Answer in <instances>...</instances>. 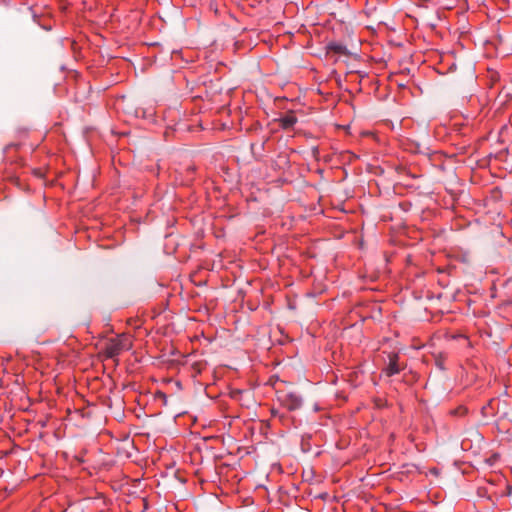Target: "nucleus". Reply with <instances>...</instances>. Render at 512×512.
Listing matches in <instances>:
<instances>
[{"label": "nucleus", "instance_id": "1", "mask_svg": "<svg viewBox=\"0 0 512 512\" xmlns=\"http://www.w3.org/2000/svg\"><path fill=\"white\" fill-rule=\"evenodd\" d=\"M132 343L129 338L122 334L117 338L109 339L106 343L105 353L108 358L117 357L123 350L130 349Z\"/></svg>", "mask_w": 512, "mask_h": 512}, {"label": "nucleus", "instance_id": "2", "mask_svg": "<svg viewBox=\"0 0 512 512\" xmlns=\"http://www.w3.org/2000/svg\"><path fill=\"white\" fill-rule=\"evenodd\" d=\"M282 402L289 410L299 409L302 405L301 397L295 392L285 394L282 398Z\"/></svg>", "mask_w": 512, "mask_h": 512}, {"label": "nucleus", "instance_id": "3", "mask_svg": "<svg viewBox=\"0 0 512 512\" xmlns=\"http://www.w3.org/2000/svg\"><path fill=\"white\" fill-rule=\"evenodd\" d=\"M296 122L297 117L292 112L286 113L284 116L279 118L280 127L286 130L293 128Z\"/></svg>", "mask_w": 512, "mask_h": 512}, {"label": "nucleus", "instance_id": "4", "mask_svg": "<svg viewBox=\"0 0 512 512\" xmlns=\"http://www.w3.org/2000/svg\"><path fill=\"white\" fill-rule=\"evenodd\" d=\"M398 361V355L393 353L389 355V364L387 368L385 369L387 376H392L400 372V367L397 363Z\"/></svg>", "mask_w": 512, "mask_h": 512}, {"label": "nucleus", "instance_id": "5", "mask_svg": "<svg viewBox=\"0 0 512 512\" xmlns=\"http://www.w3.org/2000/svg\"><path fill=\"white\" fill-rule=\"evenodd\" d=\"M329 50L337 53V54H340V55H349V52L346 48V46L342 45V44H339V43H331L329 44L328 46Z\"/></svg>", "mask_w": 512, "mask_h": 512}, {"label": "nucleus", "instance_id": "6", "mask_svg": "<svg viewBox=\"0 0 512 512\" xmlns=\"http://www.w3.org/2000/svg\"><path fill=\"white\" fill-rule=\"evenodd\" d=\"M466 413H467V409L463 406H460V407L450 411V414L453 416H456V417H462V416L466 415Z\"/></svg>", "mask_w": 512, "mask_h": 512}]
</instances>
